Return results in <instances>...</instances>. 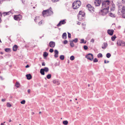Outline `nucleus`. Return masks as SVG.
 I'll use <instances>...</instances> for the list:
<instances>
[{"instance_id": "obj_1", "label": "nucleus", "mask_w": 125, "mask_h": 125, "mask_svg": "<svg viewBox=\"0 0 125 125\" xmlns=\"http://www.w3.org/2000/svg\"><path fill=\"white\" fill-rule=\"evenodd\" d=\"M52 10V9L50 7L49 9L43 10L42 13V15L44 17H46L52 15L53 12Z\"/></svg>"}, {"instance_id": "obj_2", "label": "nucleus", "mask_w": 125, "mask_h": 125, "mask_svg": "<svg viewBox=\"0 0 125 125\" xmlns=\"http://www.w3.org/2000/svg\"><path fill=\"white\" fill-rule=\"evenodd\" d=\"M118 14L119 15H122V17L125 18V7L121 6L118 7Z\"/></svg>"}, {"instance_id": "obj_3", "label": "nucleus", "mask_w": 125, "mask_h": 125, "mask_svg": "<svg viewBox=\"0 0 125 125\" xmlns=\"http://www.w3.org/2000/svg\"><path fill=\"white\" fill-rule=\"evenodd\" d=\"M81 5V3L80 1H77L74 2L72 4L73 8L74 9H77Z\"/></svg>"}, {"instance_id": "obj_4", "label": "nucleus", "mask_w": 125, "mask_h": 125, "mask_svg": "<svg viewBox=\"0 0 125 125\" xmlns=\"http://www.w3.org/2000/svg\"><path fill=\"white\" fill-rule=\"evenodd\" d=\"M110 3V1L109 0H106L103 1L102 3V7L101 8H106Z\"/></svg>"}, {"instance_id": "obj_5", "label": "nucleus", "mask_w": 125, "mask_h": 125, "mask_svg": "<svg viewBox=\"0 0 125 125\" xmlns=\"http://www.w3.org/2000/svg\"><path fill=\"white\" fill-rule=\"evenodd\" d=\"M85 13L81 11H80L79 13V15H78V19L79 21H81L83 19V18H81V17H84L85 15Z\"/></svg>"}, {"instance_id": "obj_6", "label": "nucleus", "mask_w": 125, "mask_h": 125, "mask_svg": "<svg viewBox=\"0 0 125 125\" xmlns=\"http://www.w3.org/2000/svg\"><path fill=\"white\" fill-rule=\"evenodd\" d=\"M117 43L118 45L120 46H125V42L122 40H118L117 41Z\"/></svg>"}, {"instance_id": "obj_7", "label": "nucleus", "mask_w": 125, "mask_h": 125, "mask_svg": "<svg viewBox=\"0 0 125 125\" xmlns=\"http://www.w3.org/2000/svg\"><path fill=\"white\" fill-rule=\"evenodd\" d=\"M103 10H101V12H103L102 14L103 15H106L108 12L109 9V6H108L106 8H103Z\"/></svg>"}, {"instance_id": "obj_8", "label": "nucleus", "mask_w": 125, "mask_h": 125, "mask_svg": "<svg viewBox=\"0 0 125 125\" xmlns=\"http://www.w3.org/2000/svg\"><path fill=\"white\" fill-rule=\"evenodd\" d=\"M85 57L91 61H92L93 59V54L91 53H89L86 55L85 56Z\"/></svg>"}, {"instance_id": "obj_9", "label": "nucleus", "mask_w": 125, "mask_h": 125, "mask_svg": "<svg viewBox=\"0 0 125 125\" xmlns=\"http://www.w3.org/2000/svg\"><path fill=\"white\" fill-rule=\"evenodd\" d=\"M103 1V0H95L94 4L96 6H99L101 3Z\"/></svg>"}, {"instance_id": "obj_10", "label": "nucleus", "mask_w": 125, "mask_h": 125, "mask_svg": "<svg viewBox=\"0 0 125 125\" xmlns=\"http://www.w3.org/2000/svg\"><path fill=\"white\" fill-rule=\"evenodd\" d=\"M66 19L60 21L59 23L57 25L58 27L61 26L62 24H64L66 23Z\"/></svg>"}, {"instance_id": "obj_11", "label": "nucleus", "mask_w": 125, "mask_h": 125, "mask_svg": "<svg viewBox=\"0 0 125 125\" xmlns=\"http://www.w3.org/2000/svg\"><path fill=\"white\" fill-rule=\"evenodd\" d=\"M87 8L90 11H94V8L90 4H88L86 6Z\"/></svg>"}, {"instance_id": "obj_12", "label": "nucleus", "mask_w": 125, "mask_h": 125, "mask_svg": "<svg viewBox=\"0 0 125 125\" xmlns=\"http://www.w3.org/2000/svg\"><path fill=\"white\" fill-rule=\"evenodd\" d=\"M14 18L15 20L17 21L20 20L22 18L21 16L20 15H15Z\"/></svg>"}, {"instance_id": "obj_13", "label": "nucleus", "mask_w": 125, "mask_h": 125, "mask_svg": "<svg viewBox=\"0 0 125 125\" xmlns=\"http://www.w3.org/2000/svg\"><path fill=\"white\" fill-rule=\"evenodd\" d=\"M50 47L51 48H54L55 45V43L53 41H51L49 43Z\"/></svg>"}, {"instance_id": "obj_14", "label": "nucleus", "mask_w": 125, "mask_h": 125, "mask_svg": "<svg viewBox=\"0 0 125 125\" xmlns=\"http://www.w3.org/2000/svg\"><path fill=\"white\" fill-rule=\"evenodd\" d=\"M114 31L113 30H108L107 31V33L111 36L113 34V33Z\"/></svg>"}, {"instance_id": "obj_15", "label": "nucleus", "mask_w": 125, "mask_h": 125, "mask_svg": "<svg viewBox=\"0 0 125 125\" xmlns=\"http://www.w3.org/2000/svg\"><path fill=\"white\" fill-rule=\"evenodd\" d=\"M55 54L54 55V57L55 58L58 57V56L59 52L58 50H55L54 51Z\"/></svg>"}, {"instance_id": "obj_16", "label": "nucleus", "mask_w": 125, "mask_h": 125, "mask_svg": "<svg viewBox=\"0 0 125 125\" xmlns=\"http://www.w3.org/2000/svg\"><path fill=\"white\" fill-rule=\"evenodd\" d=\"M115 4L113 3L112 4V6L111 7V11H113L115 9Z\"/></svg>"}, {"instance_id": "obj_17", "label": "nucleus", "mask_w": 125, "mask_h": 125, "mask_svg": "<svg viewBox=\"0 0 125 125\" xmlns=\"http://www.w3.org/2000/svg\"><path fill=\"white\" fill-rule=\"evenodd\" d=\"M26 76L27 77V79L29 80H30L32 78V76L30 74H26Z\"/></svg>"}, {"instance_id": "obj_18", "label": "nucleus", "mask_w": 125, "mask_h": 125, "mask_svg": "<svg viewBox=\"0 0 125 125\" xmlns=\"http://www.w3.org/2000/svg\"><path fill=\"white\" fill-rule=\"evenodd\" d=\"M107 44L105 42L102 45V48L103 49H105L106 47L107 46Z\"/></svg>"}, {"instance_id": "obj_19", "label": "nucleus", "mask_w": 125, "mask_h": 125, "mask_svg": "<svg viewBox=\"0 0 125 125\" xmlns=\"http://www.w3.org/2000/svg\"><path fill=\"white\" fill-rule=\"evenodd\" d=\"M62 38L64 39H65L67 38V34L66 32L63 33L62 35Z\"/></svg>"}, {"instance_id": "obj_20", "label": "nucleus", "mask_w": 125, "mask_h": 125, "mask_svg": "<svg viewBox=\"0 0 125 125\" xmlns=\"http://www.w3.org/2000/svg\"><path fill=\"white\" fill-rule=\"evenodd\" d=\"M18 48V46L16 45H14L13 47V51H16Z\"/></svg>"}, {"instance_id": "obj_21", "label": "nucleus", "mask_w": 125, "mask_h": 125, "mask_svg": "<svg viewBox=\"0 0 125 125\" xmlns=\"http://www.w3.org/2000/svg\"><path fill=\"white\" fill-rule=\"evenodd\" d=\"M11 13L10 11H9L7 12H4L2 14L4 16H5L6 15H9L10 14V13Z\"/></svg>"}, {"instance_id": "obj_22", "label": "nucleus", "mask_w": 125, "mask_h": 125, "mask_svg": "<svg viewBox=\"0 0 125 125\" xmlns=\"http://www.w3.org/2000/svg\"><path fill=\"white\" fill-rule=\"evenodd\" d=\"M53 83L54 84H55L57 85H59L60 84V83L58 82V81L57 80H54L53 81Z\"/></svg>"}, {"instance_id": "obj_23", "label": "nucleus", "mask_w": 125, "mask_h": 125, "mask_svg": "<svg viewBox=\"0 0 125 125\" xmlns=\"http://www.w3.org/2000/svg\"><path fill=\"white\" fill-rule=\"evenodd\" d=\"M40 73L42 75H44L45 74L44 71L43 70V69L42 68L40 70Z\"/></svg>"}, {"instance_id": "obj_24", "label": "nucleus", "mask_w": 125, "mask_h": 125, "mask_svg": "<svg viewBox=\"0 0 125 125\" xmlns=\"http://www.w3.org/2000/svg\"><path fill=\"white\" fill-rule=\"evenodd\" d=\"M70 45L72 47H73L74 46V44L73 43V42L71 41H70Z\"/></svg>"}, {"instance_id": "obj_25", "label": "nucleus", "mask_w": 125, "mask_h": 125, "mask_svg": "<svg viewBox=\"0 0 125 125\" xmlns=\"http://www.w3.org/2000/svg\"><path fill=\"white\" fill-rule=\"evenodd\" d=\"M43 70L44 72H48L49 70V69L47 67H44V68H43Z\"/></svg>"}, {"instance_id": "obj_26", "label": "nucleus", "mask_w": 125, "mask_h": 125, "mask_svg": "<svg viewBox=\"0 0 125 125\" xmlns=\"http://www.w3.org/2000/svg\"><path fill=\"white\" fill-rule=\"evenodd\" d=\"M116 37L115 35L112 36L111 37L112 40L113 41H114L115 40V38H116Z\"/></svg>"}, {"instance_id": "obj_27", "label": "nucleus", "mask_w": 125, "mask_h": 125, "mask_svg": "<svg viewBox=\"0 0 125 125\" xmlns=\"http://www.w3.org/2000/svg\"><path fill=\"white\" fill-rule=\"evenodd\" d=\"M60 58L61 60H63L64 59V56L62 55H61L60 56Z\"/></svg>"}, {"instance_id": "obj_28", "label": "nucleus", "mask_w": 125, "mask_h": 125, "mask_svg": "<svg viewBox=\"0 0 125 125\" xmlns=\"http://www.w3.org/2000/svg\"><path fill=\"white\" fill-rule=\"evenodd\" d=\"M48 54L47 52H44L43 54V56L44 57H46L48 56Z\"/></svg>"}, {"instance_id": "obj_29", "label": "nucleus", "mask_w": 125, "mask_h": 125, "mask_svg": "<svg viewBox=\"0 0 125 125\" xmlns=\"http://www.w3.org/2000/svg\"><path fill=\"white\" fill-rule=\"evenodd\" d=\"M5 51L7 52H9L10 51V49L9 48H6L5 49Z\"/></svg>"}, {"instance_id": "obj_30", "label": "nucleus", "mask_w": 125, "mask_h": 125, "mask_svg": "<svg viewBox=\"0 0 125 125\" xmlns=\"http://www.w3.org/2000/svg\"><path fill=\"white\" fill-rule=\"evenodd\" d=\"M68 122L67 120L63 121V124L65 125H67L68 124Z\"/></svg>"}, {"instance_id": "obj_31", "label": "nucleus", "mask_w": 125, "mask_h": 125, "mask_svg": "<svg viewBox=\"0 0 125 125\" xmlns=\"http://www.w3.org/2000/svg\"><path fill=\"white\" fill-rule=\"evenodd\" d=\"M97 57L98 58H102L103 57L102 54L101 53H99L98 54Z\"/></svg>"}, {"instance_id": "obj_32", "label": "nucleus", "mask_w": 125, "mask_h": 125, "mask_svg": "<svg viewBox=\"0 0 125 125\" xmlns=\"http://www.w3.org/2000/svg\"><path fill=\"white\" fill-rule=\"evenodd\" d=\"M109 15L111 17H115V14H113L112 13H110L109 14Z\"/></svg>"}, {"instance_id": "obj_33", "label": "nucleus", "mask_w": 125, "mask_h": 125, "mask_svg": "<svg viewBox=\"0 0 125 125\" xmlns=\"http://www.w3.org/2000/svg\"><path fill=\"white\" fill-rule=\"evenodd\" d=\"M51 77V75L50 74H48L46 76L47 78L48 79H50Z\"/></svg>"}, {"instance_id": "obj_34", "label": "nucleus", "mask_w": 125, "mask_h": 125, "mask_svg": "<svg viewBox=\"0 0 125 125\" xmlns=\"http://www.w3.org/2000/svg\"><path fill=\"white\" fill-rule=\"evenodd\" d=\"M111 56V54L109 53H108L106 54V56L107 58H109Z\"/></svg>"}, {"instance_id": "obj_35", "label": "nucleus", "mask_w": 125, "mask_h": 125, "mask_svg": "<svg viewBox=\"0 0 125 125\" xmlns=\"http://www.w3.org/2000/svg\"><path fill=\"white\" fill-rule=\"evenodd\" d=\"M70 59L72 61L74 59V57L73 56H72L70 57Z\"/></svg>"}, {"instance_id": "obj_36", "label": "nucleus", "mask_w": 125, "mask_h": 125, "mask_svg": "<svg viewBox=\"0 0 125 125\" xmlns=\"http://www.w3.org/2000/svg\"><path fill=\"white\" fill-rule=\"evenodd\" d=\"M20 84L18 82H17L15 84V85L17 87H18L20 86Z\"/></svg>"}, {"instance_id": "obj_37", "label": "nucleus", "mask_w": 125, "mask_h": 125, "mask_svg": "<svg viewBox=\"0 0 125 125\" xmlns=\"http://www.w3.org/2000/svg\"><path fill=\"white\" fill-rule=\"evenodd\" d=\"M78 41V39L77 38H75L72 41L73 42H74L75 43H76Z\"/></svg>"}, {"instance_id": "obj_38", "label": "nucleus", "mask_w": 125, "mask_h": 125, "mask_svg": "<svg viewBox=\"0 0 125 125\" xmlns=\"http://www.w3.org/2000/svg\"><path fill=\"white\" fill-rule=\"evenodd\" d=\"M25 101L24 100H23L22 101H21V104H24L25 103Z\"/></svg>"}, {"instance_id": "obj_39", "label": "nucleus", "mask_w": 125, "mask_h": 125, "mask_svg": "<svg viewBox=\"0 0 125 125\" xmlns=\"http://www.w3.org/2000/svg\"><path fill=\"white\" fill-rule=\"evenodd\" d=\"M83 48L85 50H87L88 49V47L86 45H84L83 46Z\"/></svg>"}, {"instance_id": "obj_40", "label": "nucleus", "mask_w": 125, "mask_h": 125, "mask_svg": "<svg viewBox=\"0 0 125 125\" xmlns=\"http://www.w3.org/2000/svg\"><path fill=\"white\" fill-rule=\"evenodd\" d=\"M98 61V60L97 58H95L93 60V62H97Z\"/></svg>"}, {"instance_id": "obj_41", "label": "nucleus", "mask_w": 125, "mask_h": 125, "mask_svg": "<svg viewBox=\"0 0 125 125\" xmlns=\"http://www.w3.org/2000/svg\"><path fill=\"white\" fill-rule=\"evenodd\" d=\"M43 23V21L42 20H41L40 21V22H39L38 24H39L40 25H41Z\"/></svg>"}, {"instance_id": "obj_42", "label": "nucleus", "mask_w": 125, "mask_h": 125, "mask_svg": "<svg viewBox=\"0 0 125 125\" xmlns=\"http://www.w3.org/2000/svg\"><path fill=\"white\" fill-rule=\"evenodd\" d=\"M7 106L8 107H10L11 106V105L9 103H7Z\"/></svg>"}, {"instance_id": "obj_43", "label": "nucleus", "mask_w": 125, "mask_h": 125, "mask_svg": "<svg viewBox=\"0 0 125 125\" xmlns=\"http://www.w3.org/2000/svg\"><path fill=\"white\" fill-rule=\"evenodd\" d=\"M53 51V49L51 48L49 50V52H50L52 53V52Z\"/></svg>"}, {"instance_id": "obj_44", "label": "nucleus", "mask_w": 125, "mask_h": 125, "mask_svg": "<svg viewBox=\"0 0 125 125\" xmlns=\"http://www.w3.org/2000/svg\"><path fill=\"white\" fill-rule=\"evenodd\" d=\"M68 37L69 38H71V34L68 32Z\"/></svg>"}, {"instance_id": "obj_45", "label": "nucleus", "mask_w": 125, "mask_h": 125, "mask_svg": "<svg viewBox=\"0 0 125 125\" xmlns=\"http://www.w3.org/2000/svg\"><path fill=\"white\" fill-rule=\"evenodd\" d=\"M39 18V17H36L35 18V19H34V21L35 22H37V21H36V20H37Z\"/></svg>"}, {"instance_id": "obj_46", "label": "nucleus", "mask_w": 125, "mask_h": 125, "mask_svg": "<svg viewBox=\"0 0 125 125\" xmlns=\"http://www.w3.org/2000/svg\"><path fill=\"white\" fill-rule=\"evenodd\" d=\"M68 41L66 40L64 41L63 42V43L64 44H66L67 43Z\"/></svg>"}, {"instance_id": "obj_47", "label": "nucleus", "mask_w": 125, "mask_h": 125, "mask_svg": "<svg viewBox=\"0 0 125 125\" xmlns=\"http://www.w3.org/2000/svg\"><path fill=\"white\" fill-rule=\"evenodd\" d=\"M2 16V15L1 13L0 12V22L1 21V17Z\"/></svg>"}, {"instance_id": "obj_48", "label": "nucleus", "mask_w": 125, "mask_h": 125, "mask_svg": "<svg viewBox=\"0 0 125 125\" xmlns=\"http://www.w3.org/2000/svg\"><path fill=\"white\" fill-rule=\"evenodd\" d=\"M80 43H83L84 42V40L83 39H82L81 40Z\"/></svg>"}, {"instance_id": "obj_49", "label": "nucleus", "mask_w": 125, "mask_h": 125, "mask_svg": "<svg viewBox=\"0 0 125 125\" xmlns=\"http://www.w3.org/2000/svg\"><path fill=\"white\" fill-rule=\"evenodd\" d=\"M109 62V61H106L105 60L104 61V63H108Z\"/></svg>"}, {"instance_id": "obj_50", "label": "nucleus", "mask_w": 125, "mask_h": 125, "mask_svg": "<svg viewBox=\"0 0 125 125\" xmlns=\"http://www.w3.org/2000/svg\"><path fill=\"white\" fill-rule=\"evenodd\" d=\"M52 2H56L58 1V0H51Z\"/></svg>"}, {"instance_id": "obj_51", "label": "nucleus", "mask_w": 125, "mask_h": 125, "mask_svg": "<svg viewBox=\"0 0 125 125\" xmlns=\"http://www.w3.org/2000/svg\"><path fill=\"white\" fill-rule=\"evenodd\" d=\"M91 42L93 43L94 42V40L93 39H92L91 40Z\"/></svg>"}, {"instance_id": "obj_52", "label": "nucleus", "mask_w": 125, "mask_h": 125, "mask_svg": "<svg viewBox=\"0 0 125 125\" xmlns=\"http://www.w3.org/2000/svg\"><path fill=\"white\" fill-rule=\"evenodd\" d=\"M45 64L44 62H42V65L43 66H45Z\"/></svg>"}, {"instance_id": "obj_53", "label": "nucleus", "mask_w": 125, "mask_h": 125, "mask_svg": "<svg viewBox=\"0 0 125 125\" xmlns=\"http://www.w3.org/2000/svg\"><path fill=\"white\" fill-rule=\"evenodd\" d=\"M122 2L123 4H125V0H122Z\"/></svg>"}, {"instance_id": "obj_54", "label": "nucleus", "mask_w": 125, "mask_h": 125, "mask_svg": "<svg viewBox=\"0 0 125 125\" xmlns=\"http://www.w3.org/2000/svg\"><path fill=\"white\" fill-rule=\"evenodd\" d=\"M29 67V65L27 64L26 66L25 67L26 68H27L28 67Z\"/></svg>"}, {"instance_id": "obj_55", "label": "nucleus", "mask_w": 125, "mask_h": 125, "mask_svg": "<svg viewBox=\"0 0 125 125\" xmlns=\"http://www.w3.org/2000/svg\"><path fill=\"white\" fill-rule=\"evenodd\" d=\"M28 93H30V89H29L28 90Z\"/></svg>"}, {"instance_id": "obj_56", "label": "nucleus", "mask_w": 125, "mask_h": 125, "mask_svg": "<svg viewBox=\"0 0 125 125\" xmlns=\"http://www.w3.org/2000/svg\"><path fill=\"white\" fill-rule=\"evenodd\" d=\"M5 100L4 99H1V101L2 102H4L5 101Z\"/></svg>"}, {"instance_id": "obj_57", "label": "nucleus", "mask_w": 125, "mask_h": 125, "mask_svg": "<svg viewBox=\"0 0 125 125\" xmlns=\"http://www.w3.org/2000/svg\"><path fill=\"white\" fill-rule=\"evenodd\" d=\"M81 23L80 22H78L77 23V24L80 25L81 24Z\"/></svg>"}, {"instance_id": "obj_58", "label": "nucleus", "mask_w": 125, "mask_h": 125, "mask_svg": "<svg viewBox=\"0 0 125 125\" xmlns=\"http://www.w3.org/2000/svg\"><path fill=\"white\" fill-rule=\"evenodd\" d=\"M0 79H1V80H3V77L2 76H0Z\"/></svg>"}, {"instance_id": "obj_59", "label": "nucleus", "mask_w": 125, "mask_h": 125, "mask_svg": "<svg viewBox=\"0 0 125 125\" xmlns=\"http://www.w3.org/2000/svg\"><path fill=\"white\" fill-rule=\"evenodd\" d=\"M4 124L3 123H1V124L0 125H4Z\"/></svg>"}, {"instance_id": "obj_60", "label": "nucleus", "mask_w": 125, "mask_h": 125, "mask_svg": "<svg viewBox=\"0 0 125 125\" xmlns=\"http://www.w3.org/2000/svg\"><path fill=\"white\" fill-rule=\"evenodd\" d=\"M86 43V41H84V42H83V43L85 44Z\"/></svg>"}, {"instance_id": "obj_61", "label": "nucleus", "mask_w": 125, "mask_h": 125, "mask_svg": "<svg viewBox=\"0 0 125 125\" xmlns=\"http://www.w3.org/2000/svg\"><path fill=\"white\" fill-rule=\"evenodd\" d=\"M11 120H10H10H9V122H11Z\"/></svg>"}, {"instance_id": "obj_62", "label": "nucleus", "mask_w": 125, "mask_h": 125, "mask_svg": "<svg viewBox=\"0 0 125 125\" xmlns=\"http://www.w3.org/2000/svg\"><path fill=\"white\" fill-rule=\"evenodd\" d=\"M3 53L2 52H0V54H3Z\"/></svg>"}, {"instance_id": "obj_63", "label": "nucleus", "mask_w": 125, "mask_h": 125, "mask_svg": "<svg viewBox=\"0 0 125 125\" xmlns=\"http://www.w3.org/2000/svg\"><path fill=\"white\" fill-rule=\"evenodd\" d=\"M41 112H40H40H39V114H41Z\"/></svg>"}, {"instance_id": "obj_64", "label": "nucleus", "mask_w": 125, "mask_h": 125, "mask_svg": "<svg viewBox=\"0 0 125 125\" xmlns=\"http://www.w3.org/2000/svg\"><path fill=\"white\" fill-rule=\"evenodd\" d=\"M88 87H89L90 86V85L89 84H88Z\"/></svg>"}]
</instances>
